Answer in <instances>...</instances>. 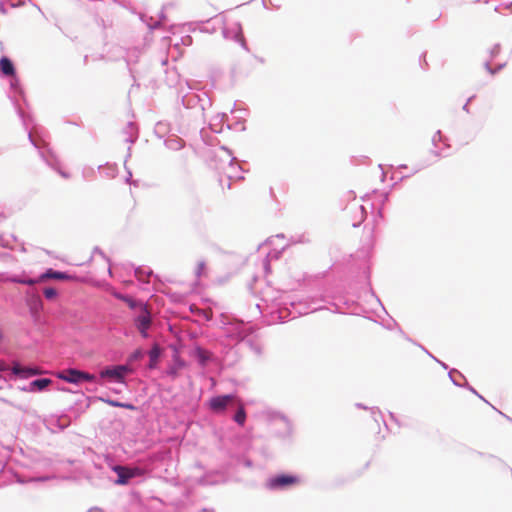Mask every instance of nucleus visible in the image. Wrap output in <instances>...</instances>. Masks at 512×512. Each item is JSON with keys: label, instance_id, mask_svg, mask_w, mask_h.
Wrapping results in <instances>:
<instances>
[{"label": "nucleus", "instance_id": "nucleus-15", "mask_svg": "<svg viewBox=\"0 0 512 512\" xmlns=\"http://www.w3.org/2000/svg\"><path fill=\"white\" fill-rule=\"evenodd\" d=\"M159 354H160V351H159L158 347H154L150 351L149 356H150V360H151V366H153V363L157 361Z\"/></svg>", "mask_w": 512, "mask_h": 512}, {"label": "nucleus", "instance_id": "nucleus-9", "mask_svg": "<svg viewBox=\"0 0 512 512\" xmlns=\"http://www.w3.org/2000/svg\"><path fill=\"white\" fill-rule=\"evenodd\" d=\"M0 69L5 76H14L15 68L11 60L7 57L0 59Z\"/></svg>", "mask_w": 512, "mask_h": 512}, {"label": "nucleus", "instance_id": "nucleus-20", "mask_svg": "<svg viewBox=\"0 0 512 512\" xmlns=\"http://www.w3.org/2000/svg\"><path fill=\"white\" fill-rule=\"evenodd\" d=\"M7 369L6 364L3 361H0V371H4Z\"/></svg>", "mask_w": 512, "mask_h": 512}, {"label": "nucleus", "instance_id": "nucleus-4", "mask_svg": "<svg viewBox=\"0 0 512 512\" xmlns=\"http://www.w3.org/2000/svg\"><path fill=\"white\" fill-rule=\"evenodd\" d=\"M299 482L300 479L297 476L282 474L271 478L268 482V486L271 489H283L296 485Z\"/></svg>", "mask_w": 512, "mask_h": 512}, {"label": "nucleus", "instance_id": "nucleus-3", "mask_svg": "<svg viewBox=\"0 0 512 512\" xmlns=\"http://www.w3.org/2000/svg\"><path fill=\"white\" fill-rule=\"evenodd\" d=\"M113 470L118 475L116 483L119 485H125L131 478L143 475V470L138 467L130 468L124 466H115Z\"/></svg>", "mask_w": 512, "mask_h": 512}, {"label": "nucleus", "instance_id": "nucleus-7", "mask_svg": "<svg viewBox=\"0 0 512 512\" xmlns=\"http://www.w3.org/2000/svg\"><path fill=\"white\" fill-rule=\"evenodd\" d=\"M12 372L15 375L21 376L22 378H28L33 375L42 374V371L38 368H24L17 363L13 365Z\"/></svg>", "mask_w": 512, "mask_h": 512}, {"label": "nucleus", "instance_id": "nucleus-8", "mask_svg": "<svg viewBox=\"0 0 512 512\" xmlns=\"http://www.w3.org/2000/svg\"><path fill=\"white\" fill-rule=\"evenodd\" d=\"M46 279L68 280L70 279V276L66 273L49 269L40 276L38 281H44Z\"/></svg>", "mask_w": 512, "mask_h": 512}, {"label": "nucleus", "instance_id": "nucleus-10", "mask_svg": "<svg viewBox=\"0 0 512 512\" xmlns=\"http://www.w3.org/2000/svg\"><path fill=\"white\" fill-rule=\"evenodd\" d=\"M116 297L122 301H124L131 309H138L139 310V304H143L142 302H138L134 300L131 297L124 296V295H116Z\"/></svg>", "mask_w": 512, "mask_h": 512}, {"label": "nucleus", "instance_id": "nucleus-12", "mask_svg": "<svg viewBox=\"0 0 512 512\" xmlns=\"http://www.w3.org/2000/svg\"><path fill=\"white\" fill-rule=\"evenodd\" d=\"M234 420L241 426L244 425L245 423V420H246V413H245V410H244V407L243 405H240L237 413L235 414L234 416Z\"/></svg>", "mask_w": 512, "mask_h": 512}, {"label": "nucleus", "instance_id": "nucleus-19", "mask_svg": "<svg viewBox=\"0 0 512 512\" xmlns=\"http://www.w3.org/2000/svg\"><path fill=\"white\" fill-rule=\"evenodd\" d=\"M121 407L129 410H135V406L129 403H122Z\"/></svg>", "mask_w": 512, "mask_h": 512}, {"label": "nucleus", "instance_id": "nucleus-16", "mask_svg": "<svg viewBox=\"0 0 512 512\" xmlns=\"http://www.w3.org/2000/svg\"><path fill=\"white\" fill-rule=\"evenodd\" d=\"M101 400L112 407H121V405H122L121 402L110 400V399L105 400V399L101 398Z\"/></svg>", "mask_w": 512, "mask_h": 512}, {"label": "nucleus", "instance_id": "nucleus-1", "mask_svg": "<svg viewBox=\"0 0 512 512\" xmlns=\"http://www.w3.org/2000/svg\"><path fill=\"white\" fill-rule=\"evenodd\" d=\"M134 324L142 337H148V330L152 324L151 312L146 304H139L138 315L134 319Z\"/></svg>", "mask_w": 512, "mask_h": 512}, {"label": "nucleus", "instance_id": "nucleus-11", "mask_svg": "<svg viewBox=\"0 0 512 512\" xmlns=\"http://www.w3.org/2000/svg\"><path fill=\"white\" fill-rule=\"evenodd\" d=\"M50 384H51V380L48 378H41V379H37V380H34L33 382H31V386L38 390H43Z\"/></svg>", "mask_w": 512, "mask_h": 512}, {"label": "nucleus", "instance_id": "nucleus-13", "mask_svg": "<svg viewBox=\"0 0 512 512\" xmlns=\"http://www.w3.org/2000/svg\"><path fill=\"white\" fill-rule=\"evenodd\" d=\"M43 294L47 299H54L57 295V291L52 287H47L43 290Z\"/></svg>", "mask_w": 512, "mask_h": 512}, {"label": "nucleus", "instance_id": "nucleus-2", "mask_svg": "<svg viewBox=\"0 0 512 512\" xmlns=\"http://www.w3.org/2000/svg\"><path fill=\"white\" fill-rule=\"evenodd\" d=\"M57 376L58 378L73 384H79L83 381L91 382L95 380V376L93 374L72 368L58 373Z\"/></svg>", "mask_w": 512, "mask_h": 512}, {"label": "nucleus", "instance_id": "nucleus-17", "mask_svg": "<svg viewBox=\"0 0 512 512\" xmlns=\"http://www.w3.org/2000/svg\"><path fill=\"white\" fill-rule=\"evenodd\" d=\"M15 282H18V283H22V284H27V285H34L35 283H37L38 281L36 280H33V279H28V280H14Z\"/></svg>", "mask_w": 512, "mask_h": 512}, {"label": "nucleus", "instance_id": "nucleus-5", "mask_svg": "<svg viewBox=\"0 0 512 512\" xmlns=\"http://www.w3.org/2000/svg\"><path fill=\"white\" fill-rule=\"evenodd\" d=\"M128 372V367L119 365L113 368H107L101 371V377L112 378L117 381H122L124 379L125 374Z\"/></svg>", "mask_w": 512, "mask_h": 512}, {"label": "nucleus", "instance_id": "nucleus-6", "mask_svg": "<svg viewBox=\"0 0 512 512\" xmlns=\"http://www.w3.org/2000/svg\"><path fill=\"white\" fill-rule=\"evenodd\" d=\"M234 399H235V397L232 395L218 396V397L211 399L210 407L214 411H222Z\"/></svg>", "mask_w": 512, "mask_h": 512}, {"label": "nucleus", "instance_id": "nucleus-14", "mask_svg": "<svg viewBox=\"0 0 512 512\" xmlns=\"http://www.w3.org/2000/svg\"><path fill=\"white\" fill-rule=\"evenodd\" d=\"M206 263L204 261H200L198 264H197V268H196V274L197 276H202V275H206Z\"/></svg>", "mask_w": 512, "mask_h": 512}, {"label": "nucleus", "instance_id": "nucleus-18", "mask_svg": "<svg viewBox=\"0 0 512 512\" xmlns=\"http://www.w3.org/2000/svg\"><path fill=\"white\" fill-rule=\"evenodd\" d=\"M121 407L129 410H135V406L129 403H122Z\"/></svg>", "mask_w": 512, "mask_h": 512}]
</instances>
